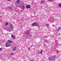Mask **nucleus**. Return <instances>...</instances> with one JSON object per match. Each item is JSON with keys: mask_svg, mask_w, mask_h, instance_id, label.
<instances>
[{"mask_svg": "<svg viewBox=\"0 0 61 61\" xmlns=\"http://www.w3.org/2000/svg\"><path fill=\"white\" fill-rule=\"evenodd\" d=\"M59 35H60V34H59Z\"/></svg>", "mask_w": 61, "mask_h": 61, "instance_id": "nucleus-27", "label": "nucleus"}, {"mask_svg": "<svg viewBox=\"0 0 61 61\" xmlns=\"http://www.w3.org/2000/svg\"><path fill=\"white\" fill-rule=\"evenodd\" d=\"M44 3V1H41V4H43V3Z\"/></svg>", "mask_w": 61, "mask_h": 61, "instance_id": "nucleus-17", "label": "nucleus"}, {"mask_svg": "<svg viewBox=\"0 0 61 61\" xmlns=\"http://www.w3.org/2000/svg\"><path fill=\"white\" fill-rule=\"evenodd\" d=\"M46 25L47 26V27H49V25H48V24H46Z\"/></svg>", "mask_w": 61, "mask_h": 61, "instance_id": "nucleus-15", "label": "nucleus"}, {"mask_svg": "<svg viewBox=\"0 0 61 61\" xmlns=\"http://www.w3.org/2000/svg\"><path fill=\"white\" fill-rule=\"evenodd\" d=\"M15 36H14L13 35H12L11 36V37L12 38H13L14 39H15Z\"/></svg>", "mask_w": 61, "mask_h": 61, "instance_id": "nucleus-7", "label": "nucleus"}, {"mask_svg": "<svg viewBox=\"0 0 61 61\" xmlns=\"http://www.w3.org/2000/svg\"><path fill=\"white\" fill-rule=\"evenodd\" d=\"M44 38H45L46 37V36H44L43 37Z\"/></svg>", "mask_w": 61, "mask_h": 61, "instance_id": "nucleus-20", "label": "nucleus"}, {"mask_svg": "<svg viewBox=\"0 0 61 61\" xmlns=\"http://www.w3.org/2000/svg\"><path fill=\"white\" fill-rule=\"evenodd\" d=\"M13 26L12 25H11L10 26V28L8 29V31H11V30H12V29H13Z\"/></svg>", "mask_w": 61, "mask_h": 61, "instance_id": "nucleus-1", "label": "nucleus"}, {"mask_svg": "<svg viewBox=\"0 0 61 61\" xmlns=\"http://www.w3.org/2000/svg\"><path fill=\"white\" fill-rule=\"evenodd\" d=\"M19 2H20V1L19 0H17L16 2V3L17 4H18Z\"/></svg>", "mask_w": 61, "mask_h": 61, "instance_id": "nucleus-9", "label": "nucleus"}, {"mask_svg": "<svg viewBox=\"0 0 61 61\" xmlns=\"http://www.w3.org/2000/svg\"><path fill=\"white\" fill-rule=\"evenodd\" d=\"M56 41H57L56 40Z\"/></svg>", "mask_w": 61, "mask_h": 61, "instance_id": "nucleus-28", "label": "nucleus"}, {"mask_svg": "<svg viewBox=\"0 0 61 61\" xmlns=\"http://www.w3.org/2000/svg\"><path fill=\"white\" fill-rule=\"evenodd\" d=\"M13 51H15L16 50V47H15L13 48Z\"/></svg>", "mask_w": 61, "mask_h": 61, "instance_id": "nucleus-8", "label": "nucleus"}, {"mask_svg": "<svg viewBox=\"0 0 61 61\" xmlns=\"http://www.w3.org/2000/svg\"><path fill=\"white\" fill-rule=\"evenodd\" d=\"M8 8H10V10H11V9H12V8H11V7H8Z\"/></svg>", "mask_w": 61, "mask_h": 61, "instance_id": "nucleus-16", "label": "nucleus"}, {"mask_svg": "<svg viewBox=\"0 0 61 61\" xmlns=\"http://www.w3.org/2000/svg\"><path fill=\"white\" fill-rule=\"evenodd\" d=\"M5 45V46H6V47H8L10 46H11L12 45V44H9L7 42L6 43Z\"/></svg>", "mask_w": 61, "mask_h": 61, "instance_id": "nucleus-2", "label": "nucleus"}, {"mask_svg": "<svg viewBox=\"0 0 61 61\" xmlns=\"http://www.w3.org/2000/svg\"><path fill=\"white\" fill-rule=\"evenodd\" d=\"M48 59L49 61H52L53 59L52 58L50 57H49Z\"/></svg>", "mask_w": 61, "mask_h": 61, "instance_id": "nucleus-6", "label": "nucleus"}, {"mask_svg": "<svg viewBox=\"0 0 61 61\" xmlns=\"http://www.w3.org/2000/svg\"><path fill=\"white\" fill-rule=\"evenodd\" d=\"M2 50V49L1 48L0 49V51Z\"/></svg>", "mask_w": 61, "mask_h": 61, "instance_id": "nucleus-19", "label": "nucleus"}, {"mask_svg": "<svg viewBox=\"0 0 61 61\" xmlns=\"http://www.w3.org/2000/svg\"><path fill=\"white\" fill-rule=\"evenodd\" d=\"M58 29H60V28H59Z\"/></svg>", "mask_w": 61, "mask_h": 61, "instance_id": "nucleus-22", "label": "nucleus"}, {"mask_svg": "<svg viewBox=\"0 0 61 61\" xmlns=\"http://www.w3.org/2000/svg\"><path fill=\"white\" fill-rule=\"evenodd\" d=\"M38 54H39V53H40V52H38Z\"/></svg>", "mask_w": 61, "mask_h": 61, "instance_id": "nucleus-25", "label": "nucleus"}, {"mask_svg": "<svg viewBox=\"0 0 61 61\" xmlns=\"http://www.w3.org/2000/svg\"><path fill=\"white\" fill-rule=\"evenodd\" d=\"M30 5H27L26 6V7L27 8H30Z\"/></svg>", "mask_w": 61, "mask_h": 61, "instance_id": "nucleus-5", "label": "nucleus"}, {"mask_svg": "<svg viewBox=\"0 0 61 61\" xmlns=\"http://www.w3.org/2000/svg\"><path fill=\"white\" fill-rule=\"evenodd\" d=\"M54 59H56L57 58V56H55L54 57Z\"/></svg>", "mask_w": 61, "mask_h": 61, "instance_id": "nucleus-13", "label": "nucleus"}, {"mask_svg": "<svg viewBox=\"0 0 61 61\" xmlns=\"http://www.w3.org/2000/svg\"><path fill=\"white\" fill-rule=\"evenodd\" d=\"M8 42L9 43H12V41L11 40H8Z\"/></svg>", "mask_w": 61, "mask_h": 61, "instance_id": "nucleus-10", "label": "nucleus"}, {"mask_svg": "<svg viewBox=\"0 0 61 61\" xmlns=\"http://www.w3.org/2000/svg\"><path fill=\"white\" fill-rule=\"evenodd\" d=\"M25 7L24 6H23L22 7V8L23 9H25Z\"/></svg>", "mask_w": 61, "mask_h": 61, "instance_id": "nucleus-14", "label": "nucleus"}, {"mask_svg": "<svg viewBox=\"0 0 61 61\" xmlns=\"http://www.w3.org/2000/svg\"><path fill=\"white\" fill-rule=\"evenodd\" d=\"M28 49L29 50H30V48H29Z\"/></svg>", "mask_w": 61, "mask_h": 61, "instance_id": "nucleus-23", "label": "nucleus"}, {"mask_svg": "<svg viewBox=\"0 0 61 61\" xmlns=\"http://www.w3.org/2000/svg\"><path fill=\"white\" fill-rule=\"evenodd\" d=\"M49 0V1H51V0Z\"/></svg>", "mask_w": 61, "mask_h": 61, "instance_id": "nucleus-26", "label": "nucleus"}, {"mask_svg": "<svg viewBox=\"0 0 61 61\" xmlns=\"http://www.w3.org/2000/svg\"><path fill=\"white\" fill-rule=\"evenodd\" d=\"M12 55H14L13 53H12L11 54Z\"/></svg>", "mask_w": 61, "mask_h": 61, "instance_id": "nucleus-21", "label": "nucleus"}, {"mask_svg": "<svg viewBox=\"0 0 61 61\" xmlns=\"http://www.w3.org/2000/svg\"><path fill=\"white\" fill-rule=\"evenodd\" d=\"M32 25L33 26H37L38 25V24L36 22L34 23H32Z\"/></svg>", "mask_w": 61, "mask_h": 61, "instance_id": "nucleus-3", "label": "nucleus"}, {"mask_svg": "<svg viewBox=\"0 0 61 61\" xmlns=\"http://www.w3.org/2000/svg\"><path fill=\"white\" fill-rule=\"evenodd\" d=\"M43 50H41V51L40 52V53L41 54H42V53H43L42 52H43Z\"/></svg>", "mask_w": 61, "mask_h": 61, "instance_id": "nucleus-12", "label": "nucleus"}, {"mask_svg": "<svg viewBox=\"0 0 61 61\" xmlns=\"http://www.w3.org/2000/svg\"><path fill=\"white\" fill-rule=\"evenodd\" d=\"M8 25V23H6L5 24V25Z\"/></svg>", "mask_w": 61, "mask_h": 61, "instance_id": "nucleus-18", "label": "nucleus"}, {"mask_svg": "<svg viewBox=\"0 0 61 61\" xmlns=\"http://www.w3.org/2000/svg\"><path fill=\"white\" fill-rule=\"evenodd\" d=\"M58 6L60 7H61V3H59L58 4Z\"/></svg>", "mask_w": 61, "mask_h": 61, "instance_id": "nucleus-11", "label": "nucleus"}, {"mask_svg": "<svg viewBox=\"0 0 61 61\" xmlns=\"http://www.w3.org/2000/svg\"><path fill=\"white\" fill-rule=\"evenodd\" d=\"M30 33V32L29 30L26 31V32H25V34H26L27 35H29V34Z\"/></svg>", "mask_w": 61, "mask_h": 61, "instance_id": "nucleus-4", "label": "nucleus"}, {"mask_svg": "<svg viewBox=\"0 0 61 61\" xmlns=\"http://www.w3.org/2000/svg\"><path fill=\"white\" fill-rule=\"evenodd\" d=\"M8 1H10V0H8Z\"/></svg>", "mask_w": 61, "mask_h": 61, "instance_id": "nucleus-24", "label": "nucleus"}]
</instances>
